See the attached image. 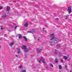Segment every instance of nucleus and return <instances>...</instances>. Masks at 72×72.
<instances>
[{
	"mask_svg": "<svg viewBox=\"0 0 72 72\" xmlns=\"http://www.w3.org/2000/svg\"><path fill=\"white\" fill-rule=\"evenodd\" d=\"M41 61H42L44 64H45V60L44 59H43V57H40V58L39 60V62L40 63Z\"/></svg>",
	"mask_w": 72,
	"mask_h": 72,
	"instance_id": "obj_1",
	"label": "nucleus"
},
{
	"mask_svg": "<svg viewBox=\"0 0 72 72\" xmlns=\"http://www.w3.org/2000/svg\"><path fill=\"white\" fill-rule=\"evenodd\" d=\"M54 34L53 33L51 35L50 40H53L54 39Z\"/></svg>",
	"mask_w": 72,
	"mask_h": 72,
	"instance_id": "obj_2",
	"label": "nucleus"
},
{
	"mask_svg": "<svg viewBox=\"0 0 72 72\" xmlns=\"http://www.w3.org/2000/svg\"><path fill=\"white\" fill-rule=\"evenodd\" d=\"M67 12L69 14H70L72 12V10H71V7H68Z\"/></svg>",
	"mask_w": 72,
	"mask_h": 72,
	"instance_id": "obj_3",
	"label": "nucleus"
},
{
	"mask_svg": "<svg viewBox=\"0 0 72 72\" xmlns=\"http://www.w3.org/2000/svg\"><path fill=\"white\" fill-rule=\"evenodd\" d=\"M36 50L37 53H41L42 50V49H40L39 48H38L36 49Z\"/></svg>",
	"mask_w": 72,
	"mask_h": 72,
	"instance_id": "obj_4",
	"label": "nucleus"
},
{
	"mask_svg": "<svg viewBox=\"0 0 72 72\" xmlns=\"http://www.w3.org/2000/svg\"><path fill=\"white\" fill-rule=\"evenodd\" d=\"M58 41H59V39H58V38H56V39L54 40V43H55V44H57Z\"/></svg>",
	"mask_w": 72,
	"mask_h": 72,
	"instance_id": "obj_5",
	"label": "nucleus"
},
{
	"mask_svg": "<svg viewBox=\"0 0 72 72\" xmlns=\"http://www.w3.org/2000/svg\"><path fill=\"white\" fill-rule=\"evenodd\" d=\"M26 46H22L21 47V48L22 49H23L24 51H26Z\"/></svg>",
	"mask_w": 72,
	"mask_h": 72,
	"instance_id": "obj_6",
	"label": "nucleus"
},
{
	"mask_svg": "<svg viewBox=\"0 0 72 72\" xmlns=\"http://www.w3.org/2000/svg\"><path fill=\"white\" fill-rule=\"evenodd\" d=\"M15 42H11V43H10L9 44V45L10 46H11V47H12V46L13 45V44H14V43Z\"/></svg>",
	"mask_w": 72,
	"mask_h": 72,
	"instance_id": "obj_7",
	"label": "nucleus"
},
{
	"mask_svg": "<svg viewBox=\"0 0 72 72\" xmlns=\"http://www.w3.org/2000/svg\"><path fill=\"white\" fill-rule=\"evenodd\" d=\"M6 10L7 12H9V10H10V6H6Z\"/></svg>",
	"mask_w": 72,
	"mask_h": 72,
	"instance_id": "obj_8",
	"label": "nucleus"
},
{
	"mask_svg": "<svg viewBox=\"0 0 72 72\" xmlns=\"http://www.w3.org/2000/svg\"><path fill=\"white\" fill-rule=\"evenodd\" d=\"M54 53L55 55H57L58 54V51L56 49L55 50Z\"/></svg>",
	"mask_w": 72,
	"mask_h": 72,
	"instance_id": "obj_9",
	"label": "nucleus"
},
{
	"mask_svg": "<svg viewBox=\"0 0 72 72\" xmlns=\"http://www.w3.org/2000/svg\"><path fill=\"white\" fill-rule=\"evenodd\" d=\"M6 17V14H4L2 15V17L3 18H5Z\"/></svg>",
	"mask_w": 72,
	"mask_h": 72,
	"instance_id": "obj_10",
	"label": "nucleus"
},
{
	"mask_svg": "<svg viewBox=\"0 0 72 72\" xmlns=\"http://www.w3.org/2000/svg\"><path fill=\"white\" fill-rule=\"evenodd\" d=\"M65 19L67 20V18H68V17H69V15H66V16H65Z\"/></svg>",
	"mask_w": 72,
	"mask_h": 72,
	"instance_id": "obj_11",
	"label": "nucleus"
},
{
	"mask_svg": "<svg viewBox=\"0 0 72 72\" xmlns=\"http://www.w3.org/2000/svg\"><path fill=\"white\" fill-rule=\"evenodd\" d=\"M58 68L59 69H62V66L61 65H59L58 66Z\"/></svg>",
	"mask_w": 72,
	"mask_h": 72,
	"instance_id": "obj_12",
	"label": "nucleus"
},
{
	"mask_svg": "<svg viewBox=\"0 0 72 72\" xmlns=\"http://www.w3.org/2000/svg\"><path fill=\"white\" fill-rule=\"evenodd\" d=\"M35 33V29H32V32H31V33Z\"/></svg>",
	"mask_w": 72,
	"mask_h": 72,
	"instance_id": "obj_13",
	"label": "nucleus"
},
{
	"mask_svg": "<svg viewBox=\"0 0 72 72\" xmlns=\"http://www.w3.org/2000/svg\"><path fill=\"white\" fill-rule=\"evenodd\" d=\"M21 52V50H20V49L19 48L17 49V54H19V53Z\"/></svg>",
	"mask_w": 72,
	"mask_h": 72,
	"instance_id": "obj_14",
	"label": "nucleus"
},
{
	"mask_svg": "<svg viewBox=\"0 0 72 72\" xmlns=\"http://www.w3.org/2000/svg\"><path fill=\"white\" fill-rule=\"evenodd\" d=\"M18 35L19 36V39H22V36L20 34H18Z\"/></svg>",
	"mask_w": 72,
	"mask_h": 72,
	"instance_id": "obj_15",
	"label": "nucleus"
},
{
	"mask_svg": "<svg viewBox=\"0 0 72 72\" xmlns=\"http://www.w3.org/2000/svg\"><path fill=\"white\" fill-rule=\"evenodd\" d=\"M56 47L57 48H59L60 47V44H57L56 45Z\"/></svg>",
	"mask_w": 72,
	"mask_h": 72,
	"instance_id": "obj_16",
	"label": "nucleus"
},
{
	"mask_svg": "<svg viewBox=\"0 0 72 72\" xmlns=\"http://www.w3.org/2000/svg\"><path fill=\"white\" fill-rule=\"evenodd\" d=\"M63 58L65 60H67L68 59V57L66 56H64Z\"/></svg>",
	"mask_w": 72,
	"mask_h": 72,
	"instance_id": "obj_17",
	"label": "nucleus"
},
{
	"mask_svg": "<svg viewBox=\"0 0 72 72\" xmlns=\"http://www.w3.org/2000/svg\"><path fill=\"white\" fill-rule=\"evenodd\" d=\"M49 42L50 45H51V46H52V44L53 43V41L50 40V41H49Z\"/></svg>",
	"mask_w": 72,
	"mask_h": 72,
	"instance_id": "obj_18",
	"label": "nucleus"
},
{
	"mask_svg": "<svg viewBox=\"0 0 72 72\" xmlns=\"http://www.w3.org/2000/svg\"><path fill=\"white\" fill-rule=\"evenodd\" d=\"M28 22H26V23L25 24L24 26L25 27H27L28 26Z\"/></svg>",
	"mask_w": 72,
	"mask_h": 72,
	"instance_id": "obj_19",
	"label": "nucleus"
},
{
	"mask_svg": "<svg viewBox=\"0 0 72 72\" xmlns=\"http://www.w3.org/2000/svg\"><path fill=\"white\" fill-rule=\"evenodd\" d=\"M25 50L26 51H25V52H28V51H29V50H28V49L26 48H25Z\"/></svg>",
	"mask_w": 72,
	"mask_h": 72,
	"instance_id": "obj_20",
	"label": "nucleus"
},
{
	"mask_svg": "<svg viewBox=\"0 0 72 72\" xmlns=\"http://www.w3.org/2000/svg\"><path fill=\"white\" fill-rule=\"evenodd\" d=\"M23 37L25 40L26 41H27V38H26V37L24 36Z\"/></svg>",
	"mask_w": 72,
	"mask_h": 72,
	"instance_id": "obj_21",
	"label": "nucleus"
},
{
	"mask_svg": "<svg viewBox=\"0 0 72 72\" xmlns=\"http://www.w3.org/2000/svg\"><path fill=\"white\" fill-rule=\"evenodd\" d=\"M62 53H60H60H59L58 55H59V56H61V55H62Z\"/></svg>",
	"mask_w": 72,
	"mask_h": 72,
	"instance_id": "obj_22",
	"label": "nucleus"
},
{
	"mask_svg": "<svg viewBox=\"0 0 72 72\" xmlns=\"http://www.w3.org/2000/svg\"><path fill=\"white\" fill-rule=\"evenodd\" d=\"M50 66L52 67H53V64H49Z\"/></svg>",
	"mask_w": 72,
	"mask_h": 72,
	"instance_id": "obj_23",
	"label": "nucleus"
},
{
	"mask_svg": "<svg viewBox=\"0 0 72 72\" xmlns=\"http://www.w3.org/2000/svg\"><path fill=\"white\" fill-rule=\"evenodd\" d=\"M58 60V59H57V58L55 59V63H58V60Z\"/></svg>",
	"mask_w": 72,
	"mask_h": 72,
	"instance_id": "obj_24",
	"label": "nucleus"
},
{
	"mask_svg": "<svg viewBox=\"0 0 72 72\" xmlns=\"http://www.w3.org/2000/svg\"><path fill=\"white\" fill-rule=\"evenodd\" d=\"M65 68V69H67V68H68V67H67V65H66Z\"/></svg>",
	"mask_w": 72,
	"mask_h": 72,
	"instance_id": "obj_25",
	"label": "nucleus"
},
{
	"mask_svg": "<svg viewBox=\"0 0 72 72\" xmlns=\"http://www.w3.org/2000/svg\"><path fill=\"white\" fill-rule=\"evenodd\" d=\"M22 72H26V70H22L21 71Z\"/></svg>",
	"mask_w": 72,
	"mask_h": 72,
	"instance_id": "obj_26",
	"label": "nucleus"
},
{
	"mask_svg": "<svg viewBox=\"0 0 72 72\" xmlns=\"http://www.w3.org/2000/svg\"><path fill=\"white\" fill-rule=\"evenodd\" d=\"M17 1V0H13V1L14 3H16V1Z\"/></svg>",
	"mask_w": 72,
	"mask_h": 72,
	"instance_id": "obj_27",
	"label": "nucleus"
},
{
	"mask_svg": "<svg viewBox=\"0 0 72 72\" xmlns=\"http://www.w3.org/2000/svg\"><path fill=\"white\" fill-rule=\"evenodd\" d=\"M27 33H31V32L30 31H27Z\"/></svg>",
	"mask_w": 72,
	"mask_h": 72,
	"instance_id": "obj_28",
	"label": "nucleus"
},
{
	"mask_svg": "<svg viewBox=\"0 0 72 72\" xmlns=\"http://www.w3.org/2000/svg\"><path fill=\"white\" fill-rule=\"evenodd\" d=\"M33 37H34V40H36V37H35V35H34Z\"/></svg>",
	"mask_w": 72,
	"mask_h": 72,
	"instance_id": "obj_29",
	"label": "nucleus"
},
{
	"mask_svg": "<svg viewBox=\"0 0 72 72\" xmlns=\"http://www.w3.org/2000/svg\"><path fill=\"white\" fill-rule=\"evenodd\" d=\"M19 68H22V66H20L19 67Z\"/></svg>",
	"mask_w": 72,
	"mask_h": 72,
	"instance_id": "obj_30",
	"label": "nucleus"
},
{
	"mask_svg": "<svg viewBox=\"0 0 72 72\" xmlns=\"http://www.w3.org/2000/svg\"><path fill=\"white\" fill-rule=\"evenodd\" d=\"M3 9V7L0 6V10H1V9Z\"/></svg>",
	"mask_w": 72,
	"mask_h": 72,
	"instance_id": "obj_31",
	"label": "nucleus"
},
{
	"mask_svg": "<svg viewBox=\"0 0 72 72\" xmlns=\"http://www.w3.org/2000/svg\"><path fill=\"white\" fill-rule=\"evenodd\" d=\"M1 30H3V26H1Z\"/></svg>",
	"mask_w": 72,
	"mask_h": 72,
	"instance_id": "obj_32",
	"label": "nucleus"
},
{
	"mask_svg": "<svg viewBox=\"0 0 72 72\" xmlns=\"http://www.w3.org/2000/svg\"><path fill=\"white\" fill-rule=\"evenodd\" d=\"M60 62L61 63H63V60H61Z\"/></svg>",
	"mask_w": 72,
	"mask_h": 72,
	"instance_id": "obj_33",
	"label": "nucleus"
},
{
	"mask_svg": "<svg viewBox=\"0 0 72 72\" xmlns=\"http://www.w3.org/2000/svg\"><path fill=\"white\" fill-rule=\"evenodd\" d=\"M17 26H16L15 27V29L17 28Z\"/></svg>",
	"mask_w": 72,
	"mask_h": 72,
	"instance_id": "obj_34",
	"label": "nucleus"
},
{
	"mask_svg": "<svg viewBox=\"0 0 72 72\" xmlns=\"http://www.w3.org/2000/svg\"><path fill=\"white\" fill-rule=\"evenodd\" d=\"M56 19V21H58L59 19V18H57Z\"/></svg>",
	"mask_w": 72,
	"mask_h": 72,
	"instance_id": "obj_35",
	"label": "nucleus"
},
{
	"mask_svg": "<svg viewBox=\"0 0 72 72\" xmlns=\"http://www.w3.org/2000/svg\"><path fill=\"white\" fill-rule=\"evenodd\" d=\"M16 57H17V58H18V57H19V56L18 55H16Z\"/></svg>",
	"mask_w": 72,
	"mask_h": 72,
	"instance_id": "obj_36",
	"label": "nucleus"
},
{
	"mask_svg": "<svg viewBox=\"0 0 72 72\" xmlns=\"http://www.w3.org/2000/svg\"><path fill=\"white\" fill-rule=\"evenodd\" d=\"M48 66H46V69H48Z\"/></svg>",
	"mask_w": 72,
	"mask_h": 72,
	"instance_id": "obj_37",
	"label": "nucleus"
},
{
	"mask_svg": "<svg viewBox=\"0 0 72 72\" xmlns=\"http://www.w3.org/2000/svg\"><path fill=\"white\" fill-rule=\"evenodd\" d=\"M37 40H38V41H39V40H40V39H37Z\"/></svg>",
	"mask_w": 72,
	"mask_h": 72,
	"instance_id": "obj_38",
	"label": "nucleus"
},
{
	"mask_svg": "<svg viewBox=\"0 0 72 72\" xmlns=\"http://www.w3.org/2000/svg\"><path fill=\"white\" fill-rule=\"evenodd\" d=\"M25 58H27V56H25Z\"/></svg>",
	"mask_w": 72,
	"mask_h": 72,
	"instance_id": "obj_39",
	"label": "nucleus"
},
{
	"mask_svg": "<svg viewBox=\"0 0 72 72\" xmlns=\"http://www.w3.org/2000/svg\"><path fill=\"white\" fill-rule=\"evenodd\" d=\"M70 72H72V71L71 70L70 71Z\"/></svg>",
	"mask_w": 72,
	"mask_h": 72,
	"instance_id": "obj_40",
	"label": "nucleus"
},
{
	"mask_svg": "<svg viewBox=\"0 0 72 72\" xmlns=\"http://www.w3.org/2000/svg\"><path fill=\"white\" fill-rule=\"evenodd\" d=\"M8 31H9V32L10 31V30H8Z\"/></svg>",
	"mask_w": 72,
	"mask_h": 72,
	"instance_id": "obj_41",
	"label": "nucleus"
},
{
	"mask_svg": "<svg viewBox=\"0 0 72 72\" xmlns=\"http://www.w3.org/2000/svg\"><path fill=\"white\" fill-rule=\"evenodd\" d=\"M43 30H44L45 29V28H43Z\"/></svg>",
	"mask_w": 72,
	"mask_h": 72,
	"instance_id": "obj_42",
	"label": "nucleus"
},
{
	"mask_svg": "<svg viewBox=\"0 0 72 72\" xmlns=\"http://www.w3.org/2000/svg\"><path fill=\"white\" fill-rule=\"evenodd\" d=\"M1 48V46H0V49Z\"/></svg>",
	"mask_w": 72,
	"mask_h": 72,
	"instance_id": "obj_43",
	"label": "nucleus"
},
{
	"mask_svg": "<svg viewBox=\"0 0 72 72\" xmlns=\"http://www.w3.org/2000/svg\"><path fill=\"white\" fill-rule=\"evenodd\" d=\"M42 31H44V30H42Z\"/></svg>",
	"mask_w": 72,
	"mask_h": 72,
	"instance_id": "obj_44",
	"label": "nucleus"
},
{
	"mask_svg": "<svg viewBox=\"0 0 72 72\" xmlns=\"http://www.w3.org/2000/svg\"><path fill=\"white\" fill-rule=\"evenodd\" d=\"M40 37H39V38H40Z\"/></svg>",
	"mask_w": 72,
	"mask_h": 72,
	"instance_id": "obj_45",
	"label": "nucleus"
},
{
	"mask_svg": "<svg viewBox=\"0 0 72 72\" xmlns=\"http://www.w3.org/2000/svg\"><path fill=\"white\" fill-rule=\"evenodd\" d=\"M16 36H17V35H16Z\"/></svg>",
	"mask_w": 72,
	"mask_h": 72,
	"instance_id": "obj_46",
	"label": "nucleus"
}]
</instances>
